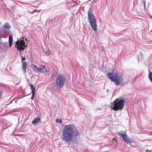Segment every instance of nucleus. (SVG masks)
<instances>
[{"mask_svg": "<svg viewBox=\"0 0 152 152\" xmlns=\"http://www.w3.org/2000/svg\"><path fill=\"white\" fill-rule=\"evenodd\" d=\"M62 139L66 143L70 142L73 147L76 146L79 139V133L73 124L65 125L63 130Z\"/></svg>", "mask_w": 152, "mask_h": 152, "instance_id": "nucleus-1", "label": "nucleus"}, {"mask_svg": "<svg viewBox=\"0 0 152 152\" xmlns=\"http://www.w3.org/2000/svg\"><path fill=\"white\" fill-rule=\"evenodd\" d=\"M92 8L91 7L88 11V19L92 29L94 31H96L97 30L96 20L94 15L92 14Z\"/></svg>", "mask_w": 152, "mask_h": 152, "instance_id": "nucleus-2", "label": "nucleus"}, {"mask_svg": "<svg viewBox=\"0 0 152 152\" xmlns=\"http://www.w3.org/2000/svg\"><path fill=\"white\" fill-rule=\"evenodd\" d=\"M66 78V76L63 74L59 73L56 80V84L57 87L61 88L64 86Z\"/></svg>", "mask_w": 152, "mask_h": 152, "instance_id": "nucleus-3", "label": "nucleus"}, {"mask_svg": "<svg viewBox=\"0 0 152 152\" xmlns=\"http://www.w3.org/2000/svg\"><path fill=\"white\" fill-rule=\"evenodd\" d=\"M107 75L117 86H119L120 84V77H119L117 74L109 72L107 74Z\"/></svg>", "mask_w": 152, "mask_h": 152, "instance_id": "nucleus-4", "label": "nucleus"}, {"mask_svg": "<svg viewBox=\"0 0 152 152\" xmlns=\"http://www.w3.org/2000/svg\"><path fill=\"white\" fill-rule=\"evenodd\" d=\"M125 102L122 99L118 100L117 103H115L114 101L112 103V105L113 106L114 108L113 109L115 110H121L123 108V106L124 105Z\"/></svg>", "mask_w": 152, "mask_h": 152, "instance_id": "nucleus-5", "label": "nucleus"}, {"mask_svg": "<svg viewBox=\"0 0 152 152\" xmlns=\"http://www.w3.org/2000/svg\"><path fill=\"white\" fill-rule=\"evenodd\" d=\"M33 66H34L33 69L34 70L37 72L43 73L48 72L49 71V69L48 68H46L45 66L43 65H41L39 67H37L35 65H34Z\"/></svg>", "mask_w": 152, "mask_h": 152, "instance_id": "nucleus-6", "label": "nucleus"}, {"mask_svg": "<svg viewBox=\"0 0 152 152\" xmlns=\"http://www.w3.org/2000/svg\"><path fill=\"white\" fill-rule=\"evenodd\" d=\"M16 48L19 51V53L24 50L25 47H26V45H25V42L23 40L17 41L16 42Z\"/></svg>", "mask_w": 152, "mask_h": 152, "instance_id": "nucleus-7", "label": "nucleus"}, {"mask_svg": "<svg viewBox=\"0 0 152 152\" xmlns=\"http://www.w3.org/2000/svg\"><path fill=\"white\" fill-rule=\"evenodd\" d=\"M118 133L122 136L123 140L126 142L129 143L131 142L133 143L134 142V141L132 140L131 138L127 137V135L125 132H124L123 134L120 133V132H118Z\"/></svg>", "mask_w": 152, "mask_h": 152, "instance_id": "nucleus-8", "label": "nucleus"}, {"mask_svg": "<svg viewBox=\"0 0 152 152\" xmlns=\"http://www.w3.org/2000/svg\"><path fill=\"white\" fill-rule=\"evenodd\" d=\"M41 122V121L40 118L37 117L34 119L32 122V123L34 125H36Z\"/></svg>", "mask_w": 152, "mask_h": 152, "instance_id": "nucleus-9", "label": "nucleus"}, {"mask_svg": "<svg viewBox=\"0 0 152 152\" xmlns=\"http://www.w3.org/2000/svg\"><path fill=\"white\" fill-rule=\"evenodd\" d=\"M8 44L7 42H2L0 43V48L2 49H4L8 47Z\"/></svg>", "mask_w": 152, "mask_h": 152, "instance_id": "nucleus-10", "label": "nucleus"}, {"mask_svg": "<svg viewBox=\"0 0 152 152\" xmlns=\"http://www.w3.org/2000/svg\"><path fill=\"white\" fill-rule=\"evenodd\" d=\"M11 28L10 25L7 23H5L3 26L2 29H9Z\"/></svg>", "mask_w": 152, "mask_h": 152, "instance_id": "nucleus-11", "label": "nucleus"}, {"mask_svg": "<svg viewBox=\"0 0 152 152\" xmlns=\"http://www.w3.org/2000/svg\"><path fill=\"white\" fill-rule=\"evenodd\" d=\"M27 64L26 62H24L23 63V66L22 67V68L23 69V70H24V73H25L26 72V69L27 67Z\"/></svg>", "mask_w": 152, "mask_h": 152, "instance_id": "nucleus-12", "label": "nucleus"}, {"mask_svg": "<svg viewBox=\"0 0 152 152\" xmlns=\"http://www.w3.org/2000/svg\"><path fill=\"white\" fill-rule=\"evenodd\" d=\"M29 85L30 86V88L32 90V93H35V87L30 83H29Z\"/></svg>", "mask_w": 152, "mask_h": 152, "instance_id": "nucleus-13", "label": "nucleus"}, {"mask_svg": "<svg viewBox=\"0 0 152 152\" xmlns=\"http://www.w3.org/2000/svg\"><path fill=\"white\" fill-rule=\"evenodd\" d=\"M149 72L148 74V78L151 81L152 84V72L150 70H149Z\"/></svg>", "mask_w": 152, "mask_h": 152, "instance_id": "nucleus-14", "label": "nucleus"}, {"mask_svg": "<svg viewBox=\"0 0 152 152\" xmlns=\"http://www.w3.org/2000/svg\"><path fill=\"white\" fill-rule=\"evenodd\" d=\"M2 30L4 31L8 35L10 34L9 31L8 29H2Z\"/></svg>", "mask_w": 152, "mask_h": 152, "instance_id": "nucleus-15", "label": "nucleus"}, {"mask_svg": "<svg viewBox=\"0 0 152 152\" xmlns=\"http://www.w3.org/2000/svg\"><path fill=\"white\" fill-rule=\"evenodd\" d=\"M13 38L11 36V34L9 36V42H12Z\"/></svg>", "mask_w": 152, "mask_h": 152, "instance_id": "nucleus-16", "label": "nucleus"}, {"mask_svg": "<svg viewBox=\"0 0 152 152\" xmlns=\"http://www.w3.org/2000/svg\"><path fill=\"white\" fill-rule=\"evenodd\" d=\"M56 123H58L59 124H61V119H57L56 121Z\"/></svg>", "mask_w": 152, "mask_h": 152, "instance_id": "nucleus-17", "label": "nucleus"}, {"mask_svg": "<svg viewBox=\"0 0 152 152\" xmlns=\"http://www.w3.org/2000/svg\"><path fill=\"white\" fill-rule=\"evenodd\" d=\"M21 62H24L25 60H26V58L25 57H23V56H21Z\"/></svg>", "mask_w": 152, "mask_h": 152, "instance_id": "nucleus-18", "label": "nucleus"}, {"mask_svg": "<svg viewBox=\"0 0 152 152\" xmlns=\"http://www.w3.org/2000/svg\"><path fill=\"white\" fill-rule=\"evenodd\" d=\"M32 93V95L31 96V99L32 100H33L34 99V97L35 93Z\"/></svg>", "mask_w": 152, "mask_h": 152, "instance_id": "nucleus-19", "label": "nucleus"}, {"mask_svg": "<svg viewBox=\"0 0 152 152\" xmlns=\"http://www.w3.org/2000/svg\"><path fill=\"white\" fill-rule=\"evenodd\" d=\"M3 94V91H1L0 90V97H1V96Z\"/></svg>", "mask_w": 152, "mask_h": 152, "instance_id": "nucleus-20", "label": "nucleus"}, {"mask_svg": "<svg viewBox=\"0 0 152 152\" xmlns=\"http://www.w3.org/2000/svg\"><path fill=\"white\" fill-rule=\"evenodd\" d=\"M12 42H9V45L10 47H11L12 45Z\"/></svg>", "mask_w": 152, "mask_h": 152, "instance_id": "nucleus-21", "label": "nucleus"}, {"mask_svg": "<svg viewBox=\"0 0 152 152\" xmlns=\"http://www.w3.org/2000/svg\"><path fill=\"white\" fill-rule=\"evenodd\" d=\"M48 20H47V21H46V23H45V24H46V25H47V21H48Z\"/></svg>", "mask_w": 152, "mask_h": 152, "instance_id": "nucleus-22", "label": "nucleus"}, {"mask_svg": "<svg viewBox=\"0 0 152 152\" xmlns=\"http://www.w3.org/2000/svg\"><path fill=\"white\" fill-rule=\"evenodd\" d=\"M37 9H35L34 11L35 12H37Z\"/></svg>", "mask_w": 152, "mask_h": 152, "instance_id": "nucleus-23", "label": "nucleus"}, {"mask_svg": "<svg viewBox=\"0 0 152 152\" xmlns=\"http://www.w3.org/2000/svg\"><path fill=\"white\" fill-rule=\"evenodd\" d=\"M34 11L31 12V14H33L34 13Z\"/></svg>", "mask_w": 152, "mask_h": 152, "instance_id": "nucleus-24", "label": "nucleus"}, {"mask_svg": "<svg viewBox=\"0 0 152 152\" xmlns=\"http://www.w3.org/2000/svg\"><path fill=\"white\" fill-rule=\"evenodd\" d=\"M2 35V33L0 31V35Z\"/></svg>", "mask_w": 152, "mask_h": 152, "instance_id": "nucleus-25", "label": "nucleus"}, {"mask_svg": "<svg viewBox=\"0 0 152 152\" xmlns=\"http://www.w3.org/2000/svg\"><path fill=\"white\" fill-rule=\"evenodd\" d=\"M2 42H1V39H0V43H1Z\"/></svg>", "mask_w": 152, "mask_h": 152, "instance_id": "nucleus-26", "label": "nucleus"}, {"mask_svg": "<svg viewBox=\"0 0 152 152\" xmlns=\"http://www.w3.org/2000/svg\"><path fill=\"white\" fill-rule=\"evenodd\" d=\"M1 35H0V39L1 38Z\"/></svg>", "mask_w": 152, "mask_h": 152, "instance_id": "nucleus-27", "label": "nucleus"}, {"mask_svg": "<svg viewBox=\"0 0 152 152\" xmlns=\"http://www.w3.org/2000/svg\"><path fill=\"white\" fill-rule=\"evenodd\" d=\"M40 11V10H39V11H37V12H39Z\"/></svg>", "mask_w": 152, "mask_h": 152, "instance_id": "nucleus-28", "label": "nucleus"}, {"mask_svg": "<svg viewBox=\"0 0 152 152\" xmlns=\"http://www.w3.org/2000/svg\"><path fill=\"white\" fill-rule=\"evenodd\" d=\"M151 134H152V132H151Z\"/></svg>", "mask_w": 152, "mask_h": 152, "instance_id": "nucleus-29", "label": "nucleus"}, {"mask_svg": "<svg viewBox=\"0 0 152 152\" xmlns=\"http://www.w3.org/2000/svg\"><path fill=\"white\" fill-rule=\"evenodd\" d=\"M1 22H0V24H1Z\"/></svg>", "mask_w": 152, "mask_h": 152, "instance_id": "nucleus-30", "label": "nucleus"}]
</instances>
